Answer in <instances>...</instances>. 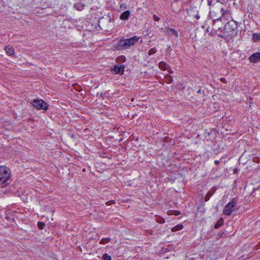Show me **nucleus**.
<instances>
[{
  "instance_id": "nucleus-27",
  "label": "nucleus",
  "mask_w": 260,
  "mask_h": 260,
  "mask_svg": "<svg viewBox=\"0 0 260 260\" xmlns=\"http://www.w3.org/2000/svg\"><path fill=\"white\" fill-rule=\"evenodd\" d=\"M120 58H122V59H121V60H122V61H125V59H125V57H124V56H121V57H120Z\"/></svg>"
},
{
  "instance_id": "nucleus-16",
  "label": "nucleus",
  "mask_w": 260,
  "mask_h": 260,
  "mask_svg": "<svg viewBox=\"0 0 260 260\" xmlns=\"http://www.w3.org/2000/svg\"><path fill=\"white\" fill-rule=\"evenodd\" d=\"M180 214V212L179 211H171L168 213L169 215H178Z\"/></svg>"
},
{
  "instance_id": "nucleus-17",
  "label": "nucleus",
  "mask_w": 260,
  "mask_h": 260,
  "mask_svg": "<svg viewBox=\"0 0 260 260\" xmlns=\"http://www.w3.org/2000/svg\"><path fill=\"white\" fill-rule=\"evenodd\" d=\"M110 240L111 239L109 238L102 239L100 242V244H104L105 243H108Z\"/></svg>"
},
{
  "instance_id": "nucleus-1",
  "label": "nucleus",
  "mask_w": 260,
  "mask_h": 260,
  "mask_svg": "<svg viewBox=\"0 0 260 260\" xmlns=\"http://www.w3.org/2000/svg\"><path fill=\"white\" fill-rule=\"evenodd\" d=\"M217 0L216 3L212 4V2L208 0V4L211 6L209 14L210 17L213 19V23H215L216 21L221 20L222 18L228 19V15L229 11L225 10L222 7V4Z\"/></svg>"
},
{
  "instance_id": "nucleus-18",
  "label": "nucleus",
  "mask_w": 260,
  "mask_h": 260,
  "mask_svg": "<svg viewBox=\"0 0 260 260\" xmlns=\"http://www.w3.org/2000/svg\"><path fill=\"white\" fill-rule=\"evenodd\" d=\"M103 258L104 260H111V256L107 253H105L103 255Z\"/></svg>"
},
{
  "instance_id": "nucleus-28",
  "label": "nucleus",
  "mask_w": 260,
  "mask_h": 260,
  "mask_svg": "<svg viewBox=\"0 0 260 260\" xmlns=\"http://www.w3.org/2000/svg\"><path fill=\"white\" fill-rule=\"evenodd\" d=\"M220 80H221L222 82H226V80H225V78H221L220 79Z\"/></svg>"
},
{
  "instance_id": "nucleus-8",
  "label": "nucleus",
  "mask_w": 260,
  "mask_h": 260,
  "mask_svg": "<svg viewBox=\"0 0 260 260\" xmlns=\"http://www.w3.org/2000/svg\"><path fill=\"white\" fill-rule=\"evenodd\" d=\"M234 29L233 26L230 24V22H228L225 25L223 28V32L224 33H229L231 32Z\"/></svg>"
},
{
  "instance_id": "nucleus-25",
  "label": "nucleus",
  "mask_w": 260,
  "mask_h": 260,
  "mask_svg": "<svg viewBox=\"0 0 260 260\" xmlns=\"http://www.w3.org/2000/svg\"><path fill=\"white\" fill-rule=\"evenodd\" d=\"M210 196H208V194H207L206 195V196H205V200H206V201H208V200H209V198H210Z\"/></svg>"
},
{
  "instance_id": "nucleus-15",
  "label": "nucleus",
  "mask_w": 260,
  "mask_h": 260,
  "mask_svg": "<svg viewBox=\"0 0 260 260\" xmlns=\"http://www.w3.org/2000/svg\"><path fill=\"white\" fill-rule=\"evenodd\" d=\"M223 220L222 219H220L218 221V222L215 224L214 225V228L215 229H218L219 228L221 225L223 223Z\"/></svg>"
},
{
  "instance_id": "nucleus-26",
  "label": "nucleus",
  "mask_w": 260,
  "mask_h": 260,
  "mask_svg": "<svg viewBox=\"0 0 260 260\" xmlns=\"http://www.w3.org/2000/svg\"><path fill=\"white\" fill-rule=\"evenodd\" d=\"M110 202H111V203H115V202H114V201L111 200V201H109V202H107L106 203V204H107V205H109V203H110Z\"/></svg>"
},
{
  "instance_id": "nucleus-13",
  "label": "nucleus",
  "mask_w": 260,
  "mask_h": 260,
  "mask_svg": "<svg viewBox=\"0 0 260 260\" xmlns=\"http://www.w3.org/2000/svg\"><path fill=\"white\" fill-rule=\"evenodd\" d=\"M253 41L254 42L260 41V33H254L252 36Z\"/></svg>"
},
{
  "instance_id": "nucleus-22",
  "label": "nucleus",
  "mask_w": 260,
  "mask_h": 260,
  "mask_svg": "<svg viewBox=\"0 0 260 260\" xmlns=\"http://www.w3.org/2000/svg\"><path fill=\"white\" fill-rule=\"evenodd\" d=\"M167 78H168V82L169 83H171L173 81V78L171 76L168 75L167 77Z\"/></svg>"
},
{
  "instance_id": "nucleus-4",
  "label": "nucleus",
  "mask_w": 260,
  "mask_h": 260,
  "mask_svg": "<svg viewBox=\"0 0 260 260\" xmlns=\"http://www.w3.org/2000/svg\"><path fill=\"white\" fill-rule=\"evenodd\" d=\"M237 207V203L234 200L229 203L224 208L223 213L226 215H230Z\"/></svg>"
},
{
  "instance_id": "nucleus-3",
  "label": "nucleus",
  "mask_w": 260,
  "mask_h": 260,
  "mask_svg": "<svg viewBox=\"0 0 260 260\" xmlns=\"http://www.w3.org/2000/svg\"><path fill=\"white\" fill-rule=\"evenodd\" d=\"M139 39V37L134 36L129 39L120 40L118 42L116 47L119 50L126 49L134 45Z\"/></svg>"
},
{
  "instance_id": "nucleus-31",
  "label": "nucleus",
  "mask_w": 260,
  "mask_h": 260,
  "mask_svg": "<svg viewBox=\"0 0 260 260\" xmlns=\"http://www.w3.org/2000/svg\"><path fill=\"white\" fill-rule=\"evenodd\" d=\"M201 89H199L198 91V93H201Z\"/></svg>"
},
{
  "instance_id": "nucleus-14",
  "label": "nucleus",
  "mask_w": 260,
  "mask_h": 260,
  "mask_svg": "<svg viewBox=\"0 0 260 260\" xmlns=\"http://www.w3.org/2000/svg\"><path fill=\"white\" fill-rule=\"evenodd\" d=\"M183 226L182 224H178L172 229V231L176 232L177 231H179V230H182L183 229Z\"/></svg>"
},
{
  "instance_id": "nucleus-24",
  "label": "nucleus",
  "mask_w": 260,
  "mask_h": 260,
  "mask_svg": "<svg viewBox=\"0 0 260 260\" xmlns=\"http://www.w3.org/2000/svg\"><path fill=\"white\" fill-rule=\"evenodd\" d=\"M153 17L155 21H158L159 20V18L156 16L155 15H153Z\"/></svg>"
},
{
  "instance_id": "nucleus-12",
  "label": "nucleus",
  "mask_w": 260,
  "mask_h": 260,
  "mask_svg": "<svg viewBox=\"0 0 260 260\" xmlns=\"http://www.w3.org/2000/svg\"><path fill=\"white\" fill-rule=\"evenodd\" d=\"M158 65L159 68L162 70H166L168 69V68H169L167 64L164 61L160 62Z\"/></svg>"
},
{
  "instance_id": "nucleus-6",
  "label": "nucleus",
  "mask_w": 260,
  "mask_h": 260,
  "mask_svg": "<svg viewBox=\"0 0 260 260\" xmlns=\"http://www.w3.org/2000/svg\"><path fill=\"white\" fill-rule=\"evenodd\" d=\"M249 60L251 63L260 62V52L253 53L249 57Z\"/></svg>"
},
{
  "instance_id": "nucleus-32",
  "label": "nucleus",
  "mask_w": 260,
  "mask_h": 260,
  "mask_svg": "<svg viewBox=\"0 0 260 260\" xmlns=\"http://www.w3.org/2000/svg\"><path fill=\"white\" fill-rule=\"evenodd\" d=\"M196 17H197V18H198V19H199V18H200V16H198V15H197V16H196Z\"/></svg>"
},
{
  "instance_id": "nucleus-23",
  "label": "nucleus",
  "mask_w": 260,
  "mask_h": 260,
  "mask_svg": "<svg viewBox=\"0 0 260 260\" xmlns=\"http://www.w3.org/2000/svg\"><path fill=\"white\" fill-rule=\"evenodd\" d=\"M165 221V219L164 218H161L160 220H157V222L162 223H164Z\"/></svg>"
},
{
  "instance_id": "nucleus-29",
  "label": "nucleus",
  "mask_w": 260,
  "mask_h": 260,
  "mask_svg": "<svg viewBox=\"0 0 260 260\" xmlns=\"http://www.w3.org/2000/svg\"><path fill=\"white\" fill-rule=\"evenodd\" d=\"M168 69H167L169 71V73H173V71L170 68H168Z\"/></svg>"
},
{
  "instance_id": "nucleus-11",
  "label": "nucleus",
  "mask_w": 260,
  "mask_h": 260,
  "mask_svg": "<svg viewBox=\"0 0 260 260\" xmlns=\"http://www.w3.org/2000/svg\"><path fill=\"white\" fill-rule=\"evenodd\" d=\"M6 53L9 55H13L14 54V49L10 46H7L5 48Z\"/></svg>"
},
{
  "instance_id": "nucleus-20",
  "label": "nucleus",
  "mask_w": 260,
  "mask_h": 260,
  "mask_svg": "<svg viewBox=\"0 0 260 260\" xmlns=\"http://www.w3.org/2000/svg\"><path fill=\"white\" fill-rule=\"evenodd\" d=\"M38 226L40 229L42 230L45 227V224L43 222H39Z\"/></svg>"
},
{
  "instance_id": "nucleus-9",
  "label": "nucleus",
  "mask_w": 260,
  "mask_h": 260,
  "mask_svg": "<svg viewBox=\"0 0 260 260\" xmlns=\"http://www.w3.org/2000/svg\"><path fill=\"white\" fill-rule=\"evenodd\" d=\"M167 34L169 36H174L176 38L178 37V34L177 31L173 28H168L166 30Z\"/></svg>"
},
{
  "instance_id": "nucleus-10",
  "label": "nucleus",
  "mask_w": 260,
  "mask_h": 260,
  "mask_svg": "<svg viewBox=\"0 0 260 260\" xmlns=\"http://www.w3.org/2000/svg\"><path fill=\"white\" fill-rule=\"evenodd\" d=\"M130 15V12L128 10L125 11L122 13L120 16V19L125 20L128 19Z\"/></svg>"
},
{
  "instance_id": "nucleus-30",
  "label": "nucleus",
  "mask_w": 260,
  "mask_h": 260,
  "mask_svg": "<svg viewBox=\"0 0 260 260\" xmlns=\"http://www.w3.org/2000/svg\"><path fill=\"white\" fill-rule=\"evenodd\" d=\"M214 163H215V164L217 165V164H219V161H218V160H215V161H214Z\"/></svg>"
},
{
  "instance_id": "nucleus-21",
  "label": "nucleus",
  "mask_w": 260,
  "mask_h": 260,
  "mask_svg": "<svg viewBox=\"0 0 260 260\" xmlns=\"http://www.w3.org/2000/svg\"><path fill=\"white\" fill-rule=\"evenodd\" d=\"M78 10H82L83 9L84 6L81 4H76L75 6Z\"/></svg>"
},
{
  "instance_id": "nucleus-7",
  "label": "nucleus",
  "mask_w": 260,
  "mask_h": 260,
  "mask_svg": "<svg viewBox=\"0 0 260 260\" xmlns=\"http://www.w3.org/2000/svg\"><path fill=\"white\" fill-rule=\"evenodd\" d=\"M125 67L124 65H115L113 68V71L115 74H123Z\"/></svg>"
},
{
  "instance_id": "nucleus-2",
  "label": "nucleus",
  "mask_w": 260,
  "mask_h": 260,
  "mask_svg": "<svg viewBox=\"0 0 260 260\" xmlns=\"http://www.w3.org/2000/svg\"><path fill=\"white\" fill-rule=\"evenodd\" d=\"M11 182L10 169L5 166H0V186L6 187Z\"/></svg>"
},
{
  "instance_id": "nucleus-19",
  "label": "nucleus",
  "mask_w": 260,
  "mask_h": 260,
  "mask_svg": "<svg viewBox=\"0 0 260 260\" xmlns=\"http://www.w3.org/2000/svg\"><path fill=\"white\" fill-rule=\"evenodd\" d=\"M156 52V49L155 48H152L150 49V50L148 52V54L149 55H152L154 54Z\"/></svg>"
},
{
  "instance_id": "nucleus-5",
  "label": "nucleus",
  "mask_w": 260,
  "mask_h": 260,
  "mask_svg": "<svg viewBox=\"0 0 260 260\" xmlns=\"http://www.w3.org/2000/svg\"><path fill=\"white\" fill-rule=\"evenodd\" d=\"M33 106L38 110H47L48 104L42 100H34L32 102Z\"/></svg>"
}]
</instances>
